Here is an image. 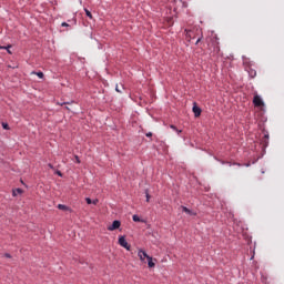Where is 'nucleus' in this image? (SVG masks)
Here are the masks:
<instances>
[{
	"label": "nucleus",
	"mask_w": 284,
	"mask_h": 284,
	"mask_svg": "<svg viewBox=\"0 0 284 284\" xmlns=\"http://www.w3.org/2000/svg\"><path fill=\"white\" fill-rule=\"evenodd\" d=\"M33 74H37V77H39V79H43V72H33Z\"/></svg>",
	"instance_id": "4468645a"
},
{
	"label": "nucleus",
	"mask_w": 284,
	"mask_h": 284,
	"mask_svg": "<svg viewBox=\"0 0 284 284\" xmlns=\"http://www.w3.org/2000/svg\"><path fill=\"white\" fill-rule=\"evenodd\" d=\"M119 245H121V247H124V250H126L128 252H130V250H131V246L128 243V241L125 240V236L119 237Z\"/></svg>",
	"instance_id": "7ed1b4c3"
},
{
	"label": "nucleus",
	"mask_w": 284,
	"mask_h": 284,
	"mask_svg": "<svg viewBox=\"0 0 284 284\" xmlns=\"http://www.w3.org/2000/svg\"><path fill=\"white\" fill-rule=\"evenodd\" d=\"M7 48V52H8V54H12V51H10V48H12V44H9L8 47H6Z\"/></svg>",
	"instance_id": "f3484780"
},
{
	"label": "nucleus",
	"mask_w": 284,
	"mask_h": 284,
	"mask_svg": "<svg viewBox=\"0 0 284 284\" xmlns=\"http://www.w3.org/2000/svg\"><path fill=\"white\" fill-rule=\"evenodd\" d=\"M77 163H81V160L79 159V155L74 156Z\"/></svg>",
	"instance_id": "412c9836"
},
{
	"label": "nucleus",
	"mask_w": 284,
	"mask_h": 284,
	"mask_svg": "<svg viewBox=\"0 0 284 284\" xmlns=\"http://www.w3.org/2000/svg\"><path fill=\"white\" fill-rule=\"evenodd\" d=\"M248 74H250L251 79H254L256 77V70L250 69Z\"/></svg>",
	"instance_id": "9d476101"
},
{
	"label": "nucleus",
	"mask_w": 284,
	"mask_h": 284,
	"mask_svg": "<svg viewBox=\"0 0 284 284\" xmlns=\"http://www.w3.org/2000/svg\"><path fill=\"white\" fill-rule=\"evenodd\" d=\"M61 26L62 28H68L70 24H68L67 22H62Z\"/></svg>",
	"instance_id": "aec40b11"
},
{
	"label": "nucleus",
	"mask_w": 284,
	"mask_h": 284,
	"mask_svg": "<svg viewBox=\"0 0 284 284\" xmlns=\"http://www.w3.org/2000/svg\"><path fill=\"white\" fill-rule=\"evenodd\" d=\"M85 201H87L88 205H92V199L87 197Z\"/></svg>",
	"instance_id": "a211bd4d"
},
{
	"label": "nucleus",
	"mask_w": 284,
	"mask_h": 284,
	"mask_svg": "<svg viewBox=\"0 0 284 284\" xmlns=\"http://www.w3.org/2000/svg\"><path fill=\"white\" fill-rule=\"evenodd\" d=\"M170 129L176 131V126H175L174 124H171V125H170Z\"/></svg>",
	"instance_id": "b1692460"
},
{
	"label": "nucleus",
	"mask_w": 284,
	"mask_h": 284,
	"mask_svg": "<svg viewBox=\"0 0 284 284\" xmlns=\"http://www.w3.org/2000/svg\"><path fill=\"white\" fill-rule=\"evenodd\" d=\"M55 174H58V176H63V173H61V171H55Z\"/></svg>",
	"instance_id": "5701e85b"
},
{
	"label": "nucleus",
	"mask_w": 284,
	"mask_h": 284,
	"mask_svg": "<svg viewBox=\"0 0 284 284\" xmlns=\"http://www.w3.org/2000/svg\"><path fill=\"white\" fill-rule=\"evenodd\" d=\"M8 48L7 47H0V50H7Z\"/></svg>",
	"instance_id": "7c9ffc66"
},
{
	"label": "nucleus",
	"mask_w": 284,
	"mask_h": 284,
	"mask_svg": "<svg viewBox=\"0 0 284 284\" xmlns=\"http://www.w3.org/2000/svg\"><path fill=\"white\" fill-rule=\"evenodd\" d=\"M64 105H70V102H64Z\"/></svg>",
	"instance_id": "2f4dec72"
},
{
	"label": "nucleus",
	"mask_w": 284,
	"mask_h": 284,
	"mask_svg": "<svg viewBox=\"0 0 284 284\" xmlns=\"http://www.w3.org/2000/svg\"><path fill=\"white\" fill-rule=\"evenodd\" d=\"M84 12H85L87 17H89V19H92V12H90V10L84 9Z\"/></svg>",
	"instance_id": "ddd939ff"
},
{
	"label": "nucleus",
	"mask_w": 284,
	"mask_h": 284,
	"mask_svg": "<svg viewBox=\"0 0 284 284\" xmlns=\"http://www.w3.org/2000/svg\"><path fill=\"white\" fill-rule=\"evenodd\" d=\"M175 132H178V134H181V132H183L182 130L176 129Z\"/></svg>",
	"instance_id": "cd10ccee"
},
{
	"label": "nucleus",
	"mask_w": 284,
	"mask_h": 284,
	"mask_svg": "<svg viewBox=\"0 0 284 284\" xmlns=\"http://www.w3.org/2000/svg\"><path fill=\"white\" fill-rule=\"evenodd\" d=\"M4 256H6L7 258H10V257H11L10 254H8V253H6Z\"/></svg>",
	"instance_id": "c756f323"
},
{
	"label": "nucleus",
	"mask_w": 284,
	"mask_h": 284,
	"mask_svg": "<svg viewBox=\"0 0 284 284\" xmlns=\"http://www.w3.org/2000/svg\"><path fill=\"white\" fill-rule=\"evenodd\" d=\"M138 256L142 263H145V258H148L150 255H148V253L143 248H139Z\"/></svg>",
	"instance_id": "20e7f679"
},
{
	"label": "nucleus",
	"mask_w": 284,
	"mask_h": 284,
	"mask_svg": "<svg viewBox=\"0 0 284 284\" xmlns=\"http://www.w3.org/2000/svg\"><path fill=\"white\" fill-rule=\"evenodd\" d=\"M19 194H23V190L22 189H14L12 191V196H19Z\"/></svg>",
	"instance_id": "1a4fd4ad"
},
{
	"label": "nucleus",
	"mask_w": 284,
	"mask_h": 284,
	"mask_svg": "<svg viewBox=\"0 0 284 284\" xmlns=\"http://www.w3.org/2000/svg\"><path fill=\"white\" fill-rule=\"evenodd\" d=\"M146 203H150V193L145 191Z\"/></svg>",
	"instance_id": "dca6fc26"
},
{
	"label": "nucleus",
	"mask_w": 284,
	"mask_h": 284,
	"mask_svg": "<svg viewBox=\"0 0 284 284\" xmlns=\"http://www.w3.org/2000/svg\"><path fill=\"white\" fill-rule=\"evenodd\" d=\"M58 210H62L63 212H65V211L69 210V207L65 206V204H59V205H58Z\"/></svg>",
	"instance_id": "9b49d317"
},
{
	"label": "nucleus",
	"mask_w": 284,
	"mask_h": 284,
	"mask_svg": "<svg viewBox=\"0 0 284 284\" xmlns=\"http://www.w3.org/2000/svg\"><path fill=\"white\" fill-rule=\"evenodd\" d=\"M253 103H254L255 108H263V105H265V102H263V99H261V95H258V94L254 95Z\"/></svg>",
	"instance_id": "f03ea898"
},
{
	"label": "nucleus",
	"mask_w": 284,
	"mask_h": 284,
	"mask_svg": "<svg viewBox=\"0 0 284 284\" xmlns=\"http://www.w3.org/2000/svg\"><path fill=\"white\" fill-rule=\"evenodd\" d=\"M98 203H99V200H93V201L91 202V204H93V205H98Z\"/></svg>",
	"instance_id": "4be33fe9"
},
{
	"label": "nucleus",
	"mask_w": 284,
	"mask_h": 284,
	"mask_svg": "<svg viewBox=\"0 0 284 284\" xmlns=\"http://www.w3.org/2000/svg\"><path fill=\"white\" fill-rule=\"evenodd\" d=\"M193 112L195 116H201V108H199L196 103L193 105Z\"/></svg>",
	"instance_id": "0eeeda50"
},
{
	"label": "nucleus",
	"mask_w": 284,
	"mask_h": 284,
	"mask_svg": "<svg viewBox=\"0 0 284 284\" xmlns=\"http://www.w3.org/2000/svg\"><path fill=\"white\" fill-rule=\"evenodd\" d=\"M119 227H121V221L115 220V221H113L112 225L108 226V231L114 232V230H119Z\"/></svg>",
	"instance_id": "39448f33"
},
{
	"label": "nucleus",
	"mask_w": 284,
	"mask_h": 284,
	"mask_svg": "<svg viewBox=\"0 0 284 284\" xmlns=\"http://www.w3.org/2000/svg\"><path fill=\"white\" fill-rule=\"evenodd\" d=\"M186 37H187L189 39H192V31H186Z\"/></svg>",
	"instance_id": "6ab92c4d"
},
{
	"label": "nucleus",
	"mask_w": 284,
	"mask_h": 284,
	"mask_svg": "<svg viewBox=\"0 0 284 284\" xmlns=\"http://www.w3.org/2000/svg\"><path fill=\"white\" fill-rule=\"evenodd\" d=\"M146 136L151 138L152 136V132L146 133Z\"/></svg>",
	"instance_id": "c85d7f7f"
},
{
	"label": "nucleus",
	"mask_w": 284,
	"mask_h": 284,
	"mask_svg": "<svg viewBox=\"0 0 284 284\" xmlns=\"http://www.w3.org/2000/svg\"><path fill=\"white\" fill-rule=\"evenodd\" d=\"M199 43H201V38L196 40L195 45H199Z\"/></svg>",
	"instance_id": "393cba45"
},
{
	"label": "nucleus",
	"mask_w": 284,
	"mask_h": 284,
	"mask_svg": "<svg viewBox=\"0 0 284 284\" xmlns=\"http://www.w3.org/2000/svg\"><path fill=\"white\" fill-rule=\"evenodd\" d=\"M206 42L209 45V50H212L213 48V52H221V48L219 47V38L216 37L207 38Z\"/></svg>",
	"instance_id": "f257e3e1"
},
{
	"label": "nucleus",
	"mask_w": 284,
	"mask_h": 284,
	"mask_svg": "<svg viewBox=\"0 0 284 284\" xmlns=\"http://www.w3.org/2000/svg\"><path fill=\"white\" fill-rule=\"evenodd\" d=\"M134 223H141V217L139 215H133Z\"/></svg>",
	"instance_id": "f8f14e48"
},
{
	"label": "nucleus",
	"mask_w": 284,
	"mask_h": 284,
	"mask_svg": "<svg viewBox=\"0 0 284 284\" xmlns=\"http://www.w3.org/2000/svg\"><path fill=\"white\" fill-rule=\"evenodd\" d=\"M182 212H185V214H189L190 216H196V213L186 206H182Z\"/></svg>",
	"instance_id": "423d86ee"
},
{
	"label": "nucleus",
	"mask_w": 284,
	"mask_h": 284,
	"mask_svg": "<svg viewBox=\"0 0 284 284\" xmlns=\"http://www.w3.org/2000/svg\"><path fill=\"white\" fill-rule=\"evenodd\" d=\"M146 260H148V266L149 267H155L156 264L154 263L152 256L146 257Z\"/></svg>",
	"instance_id": "6e6552de"
},
{
	"label": "nucleus",
	"mask_w": 284,
	"mask_h": 284,
	"mask_svg": "<svg viewBox=\"0 0 284 284\" xmlns=\"http://www.w3.org/2000/svg\"><path fill=\"white\" fill-rule=\"evenodd\" d=\"M2 128L3 130H10V125H8V123H2Z\"/></svg>",
	"instance_id": "2eb2a0df"
},
{
	"label": "nucleus",
	"mask_w": 284,
	"mask_h": 284,
	"mask_svg": "<svg viewBox=\"0 0 284 284\" xmlns=\"http://www.w3.org/2000/svg\"><path fill=\"white\" fill-rule=\"evenodd\" d=\"M115 90L120 93L122 92L121 89H119V84H116Z\"/></svg>",
	"instance_id": "a878e982"
},
{
	"label": "nucleus",
	"mask_w": 284,
	"mask_h": 284,
	"mask_svg": "<svg viewBox=\"0 0 284 284\" xmlns=\"http://www.w3.org/2000/svg\"><path fill=\"white\" fill-rule=\"evenodd\" d=\"M48 168H50V170H54V166L52 164H48Z\"/></svg>",
	"instance_id": "bb28decb"
}]
</instances>
